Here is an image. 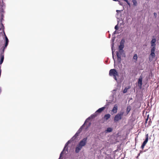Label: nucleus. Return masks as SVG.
<instances>
[{
  "mask_svg": "<svg viewBox=\"0 0 159 159\" xmlns=\"http://www.w3.org/2000/svg\"><path fill=\"white\" fill-rule=\"evenodd\" d=\"M122 119V117L119 116L118 114L116 115L114 118V121L115 122H117L121 120Z\"/></svg>",
  "mask_w": 159,
  "mask_h": 159,
  "instance_id": "obj_11",
  "label": "nucleus"
},
{
  "mask_svg": "<svg viewBox=\"0 0 159 159\" xmlns=\"http://www.w3.org/2000/svg\"><path fill=\"white\" fill-rule=\"evenodd\" d=\"M110 116L111 115L109 114H107L104 115V118L105 120H107L110 118Z\"/></svg>",
  "mask_w": 159,
  "mask_h": 159,
  "instance_id": "obj_15",
  "label": "nucleus"
},
{
  "mask_svg": "<svg viewBox=\"0 0 159 159\" xmlns=\"http://www.w3.org/2000/svg\"><path fill=\"white\" fill-rule=\"evenodd\" d=\"M99 113V108L92 115L90 116L89 117L85 120L84 124L80 128V129H79L78 131L76 132V133L75 134V135L73 136V137L71 139V140H73L74 139H75L77 137L79 134L80 133V132L81 131L82 128L83 126L85 125V124L87 123V122H89V121L91 119H93L95 118L96 116H97V114L98 113Z\"/></svg>",
  "mask_w": 159,
  "mask_h": 159,
  "instance_id": "obj_1",
  "label": "nucleus"
},
{
  "mask_svg": "<svg viewBox=\"0 0 159 159\" xmlns=\"http://www.w3.org/2000/svg\"><path fill=\"white\" fill-rule=\"evenodd\" d=\"M60 159V158H59L58 159Z\"/></svg>",
  "mask_w": 159,
  "mask_h": 159,
  "instance_id": "obj_41",
  "label": "nucleus"
},
{
  "mask_svg": "<svg viewBox=\"0 0 159 159\" xmlns=\"http://www.w3.org/2000/svg\"><path fill=\"white\" fill-rule=\"evenodd\" d=\"M113 130V128L111 127H108L105 130V133H110Z\"/></svg>",
  "mask_w": 159,
  "mask_h": 159,
  "instance_id": "obj_14",
  "label": "nucleus"
},
{
  "mask_svg": "<svg viewBox=\"0 0 159 159\" xmlns=\"http://www.w3.org/2000/svg\"><path fill=\"white\" fill-rule=\"evenodd\" d=\"M118 23L117 24V25H116L115 27V29L116 30H117L118 29Z\"/></svg>",
  "mask_w": 159,
  "mask_h": 159,
  "instance_id": "obj_26",
  "label": "nucleus"
},
{
  "mask_svg": "<svg viewBox=\"0 0 159 159\" xmlns=\"http://www.w3.org/2000/svg\"><path fill=\"white\" fill-rule=\"evenodd\" d=\"M119 2V4L121 5V6H123V2H121L120 1H118Z\"/></svg>",
  "mask_w": 159,
  "mask_h": 159,
  "instance_id": "obj_27",
  "label": "nucleus"
},
{
  "mask_svg": "<svg viewBox=\"0 0 159 159\" xmlns=\"http://www.w3.org/2000/svg\"><path fill=\"white\" fill-rule=\"evenodd\" d=\"M113 1H118V0H113Z\"/></svg>",
  "mask_w": 159,
  "mask_h": 159,
  "instance_id": "obj_38",
  "label": "nucleus"
},
{
  "mask_svg": "<svg viewBox=\"0 0 159 159\" xmlns=\"http://www.w3.org/2000/svg\"><path fill=\"white\" fill-rule=\"evenodd\" d=\"M156 41V39L155 38L154 36H153L152 38V40L151 41V46L152 47H154V48H156V43H155Z\"/></svg>",
  "mask_w": 159,
  "mask_h": 159,
  "instance_id": "obj_8",
  "label": "nucleus"
},
{
  "mask_svg": "<svg viewBox=\"0 0 159 159\" xmlns=\"http://www.w3.org/2000/svg\"><path fill=\"white\" fill-rule=\"evenodd\" d=\"M110 36H111V35H110V34H109V38L110 37Z\"/></svg>",
  "mask_w": 159,
  "mask_h": 159,
  "instance_id": "obj_39",
  "label": "nucleus"
},
{
  "mask_svg": "<svg viewBox=\"0 0 159 159\" xmlns=\"http://www.w3.org/2000/svg\"><path fill=\"white\" fill-rule=\"evenodd\" d=\"M127 90L128 88H125L123 90V93H125L127 92Z\"/></svg>",
  "mask_w": 159,
  "mask_h": 159,
  "instance_id": "obj_25",
  "label": "nucleus"
},
{
  "mask_svg": "<svg viewBox=\"0 0 159 159\" xmlns=\"http://www.w3.org/2000/svg\"><path fill=\"white\" fill-rule=\"evenodd\" d=\"M113 47H114V43H113L111 44V50H112V52L113 58L114 59V55H113Z\"/></svg>",
  "mask_w": 159,
  "mask_h": 159,
  "instance_id": "obj_21",
  "label": "nucleus"
},
{
  "mask_svg": "<svg viewBox=\"0 0 159 159\" xmlns=\"http://www.w3.org/2000/svg\"><path fill=\"white\" fill-rule=\"evenodd\" d=\"M153 15L155 16V18H156L157 16V13L156 12H155L153 13Z\"/></svg>",
  "mask_w": 159,
  "mask_h": 159,
  "instance_id": "obj_28",
  "label": "nucleus"
},
{
  "mask_svg": "<svg viewBox=\"0 0 159 159\" xmlns=\"http://www.w3.org/2000/svg\"><path fill=\"white\" fill-rule=\"evenodd\" d=\"M5 37L6 43H5V45L4 48H6L8 44V42H9L8 39L7 37L6 36V35H5Z\"/></svg>",
  "mask_w": 159,
  "mask_h": 159,
  "instance_id": "obj_17",
  "label": "nucleus"
},
{
  "mask_svg": "<svg viewBox=\"0 0 159 159\" xmlns=\"http://www.w3.org/2000/svg\"><path fill=\"white\" fill-rule=\"evenodd\" d=\"M109 105L108 103H106L104 107L100 108V113L103 111L105 108H108Z\"/></svg>",
  "mask_w": 159,
  "mask_h": 159,
  "instance_id": "obj_12",
  "label": "nucleus"
},
{
  "mask_svg": "<svg viewBox=\"0 0 159 159\" xmlns=\"http://www.w3.org/2000/svg\"><path fill=\"white\" fill-rule=\"evenodd\" d=\"M128 4V5L130 7V3L128 1L126 2Z\"/></svg>",
  "mask_w": 159,
  "mask_h": 159,
  "instance_id": "obj_29",
  "label": "nucleus"
},
{
  "mask_svg": "<svg viewBox=\"0 0 159 159\" xmlns=\"http://www.w3.org/2000/svg\"><path fill=\"white\" fill-rule=\"evenodd\" d=\"M133 59L135 60V61H134L135 62L137 61L138 59V56L137 54H134L133 57Z\"/></svg>",
  "mask_w": 159,
  "mask_h": 159,
  "instance_id": "obj_19",
  "label": "nucleus"
},
{
  "mask_svg": "<svg viewBox=\"0 0 159 159\" xmlns=\"http://www.w3.org/2000/svg\"><path fill=\"white\" fill-rule=\"evenodd\" d=\"M123 0L125 1L126 2H128V0Z\"/></svg>",
  "mask_w": 159,
  "mask_h": 159,
  "instance_id": "obj_36",
  "label": "nucleus"
},
{
  "mask_svg": "<svg viewBox=\"0 0 159 159\" xmlns=\"http://www.w3.org/2000/svg\"><path fill=\"white\" fill-rule=\"evenodd\" d=\"M148 120V118H147V119H146L145 122V123H146L147 122V121Z\"/></svg>",
  "mask_w": 159,
  "mask_h": 159,
  "instance_id": "obj_33",
  "label": "nucleus"
},
{
  "mask_svg": "<svg viewBox=\"0 0 159 159\" xmlns=\"http://www.w3.org/2000/svg\"><path fill=\"white\" fill-rule=\"evenodd\" d=\"M156 48L152 47L150 50V54L149 56V60L150 62L152 61L154 58L155 57V53Z\"/></svg>",
  "mask_w": 159,
  "mask_h": 159,
  "instance_id": "obj_3",
  "label": "nucleus"
},
{
  "mask_svg": "<svg viewBox=\"0 0 159 159\" xmlns=\"http://www.w3.org/2000/svg\"><path fill=\"white\" fill-rule=\"evenodd\" d=\"M106 101L107 102V103H108L109 105L110 104H112L114 102V95H112L110 96L109 97L108 100H107Z\"/></svg>",
  "mask_w": 159,
  "mask_h": 159,
  "instance_id": "obj_6",
  "label": "nucleus"
},
{
  "mask_svg": "<svg viewBox=\"0 0 159 159\" xmlns=\"http://www.w3.org/2000/svg\"><path fill=\"white\" fill-rule=\"evenodd\" d=\"M115 38V37L112 38V42H114V41Z\"/></svg>",
  "mask_w": 159,
  "mask_h": 159,
  "instance_id": "obj_32",
  "label": "nucleus"
},
{
  "mask_svg": "<svg viewBox=\"0 0 159 159\" xmlns=\"http://www.w3.org/2000/svg\"><path fill=\"white\" fill-rule=\"evenodd\" d=\"M138 84L139 88L141 89L142 85V77L141 76H140L139 78Z\"/></svg>",
  "mask_w": 159,
  "mask_h": 159,
  "instance_id": "obj_9",
  "label": "nucleus"
},
{
  "mask_svg": "<svg viewBox=\"0 0 159 159\" xmlns=\"http://www.w3.org/2000/svg\"><path fill=\"white\" fill-rule=\"evenodd\" d=\"M109 74L111 76H113L114 79L116 80L117 81L116 76H118V74L116 70L114 69L110 70L109 71Z\"/></svg>",
  "mask_w": 159,
  "mask_h": 159,
  "instance_id": "obj_4",
  "label": "nucleus"
},
{
  "mask_svg": "<svg viewBox=\"0 0 159 159\" xmlns=\"http://www.w3.org/2000/svg\"><path fill=\"white\" fill-rule=\"evenodd\" d=\"M146 150H144V152H146Z\"/></svg>",
  "mask_w": 159,
  "mask_h": 159,
  "instance_id": "obj_40",
  "label": "nucleus"
},
{
  "mask_svg": "<svg viewBox=\"0 0 159 159\" xmlns=\"http://www.w3.org/2000/svg\"><path fill=\"white\" fill-rule=\"evenodd\" d=\"M148 141V134H147L146 135V139L143 142L141 146V148L143 149L145 146L146 144Z\"/></svg>",
  "mask_w": 159,
  "mask_h": 159,
  "instance_id": "obj_7",
  "label": "nucleus"
},
{
  "mask_svg": "<svg viewBox=\"0 0 159 159\" xmlns=\"http://www.w3.org/2000/svg\"><path fill=\"white\" fill-rule=\"evenodd\" d=\"M133 5L134 6H136L137 5V2L136 0H132Z\"/></svg>",
  "mask_w": 159,
  "mask_h": 159,
  "instance_id": "obj_22",
  "label": "nucleus"
},
{
  "mask_svg": "<svg viewBox=\"0 0 159 159\" xmlns=\"http://www.w3.org/2000/svg\"><path fill=\"white\" fill-rule=\"evenodd\" d=\"M87 138H84L81 140L77 145L75 149V152L76 153H78L81 150L83 147L87 143Z\"/></svg>",
  "mask_w": 159,
  "mask_h": 159,
  "instance_id": "obj_2",
  "label": "nucleus"
},
{
  "mask_svg": "<svg viewBox=\"0 0 159 159\" xmlns=\"http://www.w3.org/2000/svg\"><path fill=\"white\" fill-rule=\"evenodd\" d=\"M120 11H121L120 10H116V12L117 13H118L119 12H120Z\"/></svg>",
  "mask_w": 159,
  "mask_h": 159,
  "instance_id": "obj_30",
  "label": "nucleus"
},
{
  "mask_svg": "<svg viewBox=\"0 0 159 159\" xmlns=\"http://www.w3.org/2000/svg\"><path fill=\"white\" fill-rule=\"evenodd\" d=\"M131 110V106L130 105H129L127 107V108H126V112L127 114H128L129 113V111Z\"/></svg>",
  "mask_w": 159,
  "mask_h": 159,
  "instance_id": "obj_16",
  "label": "nucleus"
},
{
  "mask_svg": "<svg viewBox=\"0 0 159 159\" xmlns=\"http://www.w3.org/2000/svg\"><path fill=\"white\" fill-rule=\"evenodd\" d=\"M140 154H141V153H138V156H140Z\"/></svg>",
  "mask_w": 159,
  "mask_h": 159,
  "instance_id": "obj_37",
  "label": "nucleus"
},
{
  "mask_svg": "<svg viewBox=\"0 0 159 159\" xmlns=\"http://www.w3.org/2000/svg\"><path fill=\"white\" fill-rule=\"evenodd\" d=\"M116 33V30L112 34V35L115 34Z\"/></svg>",
  "mask_w": 159,
  "mask_h": 159,
  "instance_id": "obj_34",
  "label": "nucleus"
},
{
  "mask_svg": "<svg viewBox=\"0 0 159 159\" xmlns=\"http://www.w3.org/2000/svg\"><path fill=\"white\" fill-rule=\"evenodd\" d=\"M119 116H120L122 117V116L124 114V112L121 111L120 113L117 114Z\"/></svg>",
  "mask_w": 159,
  "mask_h": 159,
  "instance_id": "obj_24",
  "label": "nucleus"
},
{
  "mask_svg": "<svg viewBox=\"0 0 159 159\" xmlns=\"http://www.w3.org/2000/svg\"><path fill=\"white\" fill-rule=\"evenodd\" d=\"M3 60H4V55H3L2 56V57H1V60H0V64H1L2 63V62L3 61Z\"/></svg>",
  "mask_w": 159,
  "mask_h": 159,
  "instance_id": "obj_23",
  "label": "nucleus"
},
{
  "mask_svg": "<svg viewBox=\"0 0 159 159\" xmlns=\"http://www.w3.org/2000/svg\"><path fill=\"white\" fill-rule=\"evenodd\" d=\"M125 42V39H122L120 42V45L124 46V44Z\"/></svg>",
  "mask_w": 159,
  "mask_h": 159,
  "instance_id": "obj_18",
  "label": "nucleus"
},
{
  "mask_svg": "<svg viewBox=\"0 0 159 159\" xmlns=\"http://www.w3.org/2000/svg\"><path fill=\"white\" fill-rule=\"evenodd\" d=\"M143 152V151L142 150H140V153H141Z\"/></svg>",
  "mask_w": 159,
  "mask_h": 159,
  "instance_id": "obj_35",
  "label": "nucleus"
},
{
  "mask_svg": "<svg viewBox=\"0 0 159 159\" xmlns=\"http://www.w3.org/2000/svg\"><path fill=\"white\" fill-rule=\"evenodd\" d=\"M124 47V46L119 45L118 47V49L119 50H120L121 51H123V49Z\"/></svg>",
  "mask_w": 159,
  "mask_h": 159,
  "instance_id": "obj_20",
  "label": "nucleus"
},
{
  "mask_svg": "<svg viewBox=\"0 0 159 159\" xmlns=\"http://www.w3.org/2000/svg\"><path fill=\"white\" fill-rule=\"evenodd\" d=\"M122 57H125V53L124 52L122 55H121Z\"/></svg>",
  "mask_w": 159,
  "mask_h": 159,
  "instance_id": "obj_31",
  "label": "nucleus"
},
{
  "mask_svg": "<svg viewBox=\"0 0 159 159\" xmlns=\"http://www.w3.org/2000/svg\"><path fill=\"white\" fill-rule=\"evenodd\" d=\"M117 108L118 106L117 105H115L112 109V111L114 113H116L117 112Z\"/></svg>",
  "mask_w": 159,
  "mask_h": 159,
  "instance_id": "obj_13",
  "label": "nucleus"
},
{
  "mask_svg": "<svg viewBox=\"0 0 159 159\" xmlns=\"http://www.w3.org/2000/svg\"><path fill=\"white\" fill-rule=\"evenodd\" d=\"M70 143V140H69L66 143V144L64 148L63 151L61 152L60 154V158H61V157L62 154H63V153H64L63 152H64L65 150V148H66L67 147V146Z\"/></svg>",
  "mask_w": 159,
  "mask_h": 159,
  "instance_id": "obj_10",
  "label": "nucleus"
},
{
  "mask_svg": "<svg viewBox=\"0 0 159 159\" xmlns=\"http://www.w3.org/2000/svg\"><path fill=\"white\" fill-rule=\"evenodd\" d=\"M124 53V51L123 50V51H121L120 50H119V52L118 51L116 52V55L117 58V61L119 63H120L121 61V55Z\"/></svg>",
  "mask_w": 159,
  "mask_h": 159,
  "instance_id": "obj_5",
  "label": "nucleus"
}]
</instances>
